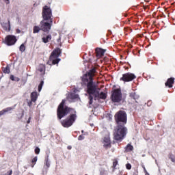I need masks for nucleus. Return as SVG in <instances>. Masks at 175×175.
I'll use <instances>...</instances> for the list:
<instances>
[{"label":"nucleus","instance_id":"nucleus-1","mask_svg":"<svg viewBox=\"0 0 175 175\" xmlns=\"http://www.w3.org/2000/svg\"><path fill=\"white\" fill-rule=\"evenodd\" d=\"M95 73V70H93L92 72H88L82 77V82L87 85L88 93L90 94V105H92V96L95 98H99L100 99H106V94L103 92H99L100 89L96 86L92 81V76Z\"/></svg>","mask_w":175,"mask_h":175},{"label":"nucleus","instance_id":"nucleus-2","mask_svg":"<svg viewBox=\"0 0 175 175\" xmlns=\"http://www.w3.org/2000/svg\"><path fill=\"white\" fill-rule=\"evenodd\" d=\"M64 105H65V100H63L58 107L57 117L59 118V120H61V118L65 117V116L68 114V113L72 111L74 113H70L68 118L62 121V126L64 128H69V126H72L75 121H76L77 115H76V111H75L73 109H70V108H68V107H64Z\"/></svg>","mask_w":175,"mask_h":175},{"label":"nucleus","instance_id":"nucleus-3","mask_svg":"<svg viewBox=\"0 0 175 175\" xmlns=\"http://www.w3.org/2000/svg\"><path fill=\"white\" fill-rule=\"evenodd\" d=\"M126 135V128L124 126H118L114 131L113 137L115 140H122Z\"/></svg>","mask_w":175,"mask_h":175},{"label":"nucleus","instance_id":"nucleus-4","mask_svg":"<svg viewBox=\"0 0 175 175\" xmlns=\"http://www.w3.org/2000/svg\"><path fill=\"white\" fill-rule=\"evenodd\" d=\"M59 54H61V49H55L52 52L50 56L49 62H52L53 65H55L56 64H58V62L61 61V59L58 58L59 57Z\"/></svg>","mask_w":175,"mask_h":175},{"label":"nucleus","instance_id":"nucleus-5","mask_svg":"<svg viewBox=\"0 0 175 175\" xmlns=\"http://www.w3.org/2000/svg\"><path fill=\"white\" fill-rule=\"evenodd\" d=\"M115 118L118 124L120 122L125 124L126 122V113L124 111H120L115 115Z\"/></svg>","mask_w":175,"mask_h":175},{"label":"nucleus","instance_id":"nucleus-6","mask_svg":"<svg viewBox=\"0 0 175 175\" xmlns=\"http://www.w3.org/2000/svg\"><path fill=\"white\" fill-rule=\"evenodd\" d=\"M51 24H53V21H51L50 23L47 22V20H43L41 21L40 27L41 31L44 32H49L51 29Z\"/></svg>","mask_w":175,"mask_h":175},{"label":"nucleus","instance_id":"nucleus-7","mask_svg":"<svg viewBox=\"0 0 175 175\" xmlns=\"http://www.w3.org/2000/svg\"><path fill=\"white\" fill-rule=\"evenodd\" d=\"M111 100L113 102H120L122 99V94H121V90L120 89L115 90L112 92Z\"/></svg>","mask_w":175,"mask_h":175},{"label":"nucleus","instance_id":"nucleus-8","mask_svg":"<svg viewBox=\"0 0 175 175\" xmlns=\"http://www.w3.org/2000/svg\"><path fill=\"white\" fill-rule=\"evenodd\" d=\"M42 17H43V19L44 20H51V17H53V14L51 13V9H50L49 8V6L47 5H45L44 8H43V10H42Z\"/></svg>","mask_w":175,"mask_h":175},{"label":"nucleus","instance_id":"nucleus-9","mask_svg":"<svg viewBox=\"0 0 175 175\" xmlns=\"http://www.w3.org/2000/svg\"><path fill=\"white\" fill-rule=\"evenodd\" d=\"M16 42L17 38H16V36L12 35L7 36L3 41L7 46H13Z\"/></svg>","mask_w":175,"mask_h":175},{"label":"nucleus","instance_id":"nucleus-10","mask_svg":"<svg viewBox=\"0 0 175 175\" xmlns=\"http://www.w3.org/2000/svg\"><path fill=\"white\" fill-rule=\"evenodd\" d=\"M136 79V75L132 73H126L122 75V77L120 78V80L122 81H132Z\"/></svg>","mask_w":175,"mask_h":175},{"label":"nucleus","instance_id":"nucleus-11","mask_svg":"<svg viewBox=\"0 0 175 175\" xmlns=\"http://www.w3.org/2000/svg\"><path fill=\"white\" fill-rule=\"evenodd\" d=\"M103 147H105V148H110V147H111V144L110 142V137H105L103 142Z\"/></svg>","mask_w":175,"mask_h":175},{"label":"nucleus","instance_id":"nucleus-12","mask_svg":"<svg viewBox=\"0 0 175 175\" xmlns=\"http://www.w3.org/2000/svg\"><path fill=\"white\" fill-rule=\"evenodd\" d=\"M105 52H106L105 50H103L100 48L96 49V56L98 57V58H100V57H103V55H105Z\"/></svg>","mask_w":175,"mask_h":175},{"label":"nucleus","instance_id":"nucleus-13","mask_svg":"<svg viewBox=\"0 0 175 175\" xmlns=\"http://www.w3.org/2000/svg\"><path fill=\"white\" fill-rule=\"evenodd\" d=\"M174 83V78H170L167 79V82L165 83L166 87H168L170 88H172L173 87V84Z\"/></svg>","mask_w":175,"mask_h":175},{"label":"nucleus","instance_id":"nucleus-14","mask_svg":"<svg viewBox=\"0 0 175 175\" xmlns=\"http://www.w3.org/2000/svg\"><path fill=\"white\" fill-rule=\"evenodd\" d=\"M38 100V92H34L31 94V102H35Z\"/></svg>","mask_w":175,"mask_h":175},{"label":"nucleus","instance_id":"nucleus-15","mask_svg":"<svg viewBox=\"0 0 175 175\" xmlns=\"http://www.w3.org/2000/svg\"><path fill=\"white\" fill-rule=\"evenodd\" d=\"M1 25L5 31H10V23H2Z\"/></svg>","mask_w":175,"mask_h":175},{"label":"nucleus","instance_id":"nucleus-16","mask_svg":"<svg viewBox=\"0 0 175 175\" xmlns=\"http://www.w3.org/2000/svg\"><path fill=\"white\" fill-rule=\"evenodd\" d=\"M51 40V35H48L42 38V42L44 43H49Z\"/></svg>","mask_w":175,"mask_h":175},{"label":"nucleus","instance_id":"nucleus-17","mask_svg":"<svg viewBox=\"0 0 175 175\" xmlns=\"http://www.w3.org/2000/svg\"><path fill=\"white\" fill-rule=\"evenodd\" d=\"M12 109H13L12 107H8L3 109L2 111H0V117L1 116H3V114H6V113H8V111H10Z\"/></svg>","mask_w":175,"mask_h":175},{"label":"nucleus","instance_id":"nucleus-18","mask_svg":"<svg viewBox=\"0 0 175 175\" xmlns=\"http://www.w3.org/2000/svg\"><path fill=\"white\" fill-rule=\"evenodd\" d=\"M40 27L39 26H34L33 29V33H39V31H40Z\"/></svg>","mask_w":175,"mask_h":175},{"label":"nucleus","instance_id":"nucleus-19","mask_svg":"<svg viewBox=\"0 0 175 175\" xmlns=\"http://www.w3.org/2000/svg\"><path fill=\"white\" fill-rule=\"evenodd\" d=\"M10 79L12 81H20V78H18L17 77H14V75H11L10 76Z\"/></svg>","mask_w":175,"mask_h":175},{"label":"nucleus","instance_id":"nucleus-20","mask_svg":"<svg viewBox=\"0 0 175 175\" xmlns=\"http://www.w3.org/2000/svg\"><path fill=\"white\" fill-rule=\"evenodd\" d=\"M132 150H133V146L131 144H128L126 147V151L129 152L130 151H132Z\"/></svg>","mask_w":175,"mask_h":175},{"label":"nucleus","instance_id":"nucleus-21","mask_svg":"<svg viewBox=\"0 0 175 175\" xmlns=\"http://www.w3.org/2000/svg\"><path fill=\"white\" fill-rule=\"evenodd\" d=\"M3 73H10V68H9V66L3 68Z\"/></svg>","mask_w":175,"mask_h":175},{"label":"nucleus","instance_id":"nucleus-22","mask_svg":"<svg viewBox=\"0 0 175 175\" xmlns=\"http://www.w3.org/2000/svg\"><path fill=\"white\" fill-rule=\"evenodd\" d=\"M70 97L72 99H79V95L75 94V93L71 94Z\"/></svg>","mask_w":175,"mask_h":175},{"label":"nucleus","instance_id":"nucleus-23","mask_svg":"<svg viewBox=\"0 0 175 175\" xmlns=\"http://www.w3.org/2000/svg\"><path fill=\"white\" fill-rule=\"evenodd\" d=\"M20 51H21L22 53H24V51H25V45H24V44H22L20 46L19 49Z\"/></svg>","mask_w":175,"mask_h":175},{"label":"nucleus","instance_id":"nucleus-24","mask_svg":"<svg viewBox=\"0 0 175 175\" xmlns=\"http://www.w3.org/2000/svg\"><path fill=\"white\" fill-rule=\"evenodd\" d=\"M43 84H44V82L43 81H42L40 84L38 85L39 92H40V91H42V88L43 87Z\"/></svg>","mask_w":175,"mask_h":175},{"label":"nucleus","instance_id":"nucleus-25","mask_svg":"<svg viewBox=\"0 0 175 175\" xmlns=\"http://www.w3.org/2000/svg\"><path fill=\"white\" fill-rule=\"evenodd\" d=\"M170 159H171L172 162L175 163V156L173 154L170 155Z\"/></svg>","mask_w":175,"mask_h":175},{"label":"nucleus","instance_id":"nucleus-26","mask_svg":"<svg viewBox=\"0 0 175 175\" xmlns=\"http://www.w3.org/2000/svg\"><path fill=\"white\" fill-rule=\"evenodd\" d=\"M40 152V148H39L38 147H36L35 149V153L37 154H39Z\"/></svg>","mask_w":175,"mask_h":175},{"label":"nucleus","instance_id":"nucleus-27","mask_svg":"<svg viewBox=\"0 0 175 175\" xmlns=\"http://www.w3.org/2000/svg\"><path fill=\"white\" fill-rule=\"evenodd\" d=\"M126 167L128 169V170H131V169H132V165L130 163H127L126 165Z\"/></svg>","mask_w":175,"mask_h":175},{"label":"nucleus","instance_id":"nucleus-28","mask_svg":"<svg viewBox=\"0 0 175 175\" xmlns=\"http://www.w3.org/2000/svg\"><path fill=\"white\" fill-rule=\"evenodd\" d=\"M40 66V72H43L44 70V65L42 64Z\"/></svg>","mask_w":175,"mask_h":175},{"label":"nucleus","instance_id":"nucleus-29","mask_svg":"<svg viewBox=\"0 0 175 175\" xmlns=\"http://www.w3.org/2000/svg\"><path fill=\"white\" fill-rule=\"evenodd\" d=\"M37 161H38V157H34L31 161L32 163H36Z\"/></svg>","mask_w":175,"mask_h":175},{"label":"nucleus","instance_id":"nucleus-30","mask_svg":"<svg viewBox=\"0 0 175 175\" xmlns=\"http://www.w3.org/2000/svg\"><path fill=\"white\" fill-rule=\"evenodd\" d=\"M84 139V135H79L78 137V140H83Z\"/></svg>","mask_w":175,"mask_h":175},{"label":"nucleus","instance_id":"nucleus-31","mask_svg":"<svg viewBox=\"0 0 175 175\" xmlns=\"http://www.w3.org/2000/svg\"><path fill=\"white\" fill-rule=\"evenodd\" d=\"M118 163L117 162V161H113V167H116L117 166Z\"/></svg>","mask_w":175,"mask_h":175},{"label":"nucleus","instance_id":"nucleus-32","mask_svg":"<svg viewBox=\"0 0 175 175\" xmlns=\"http://www.w3.org/2000/svg\"><path fill=\"white\" fill-rule=\"evenodd\" d=\"M46 166L50 167V163L48 161H46Z\"/></svg>","mask_w":175,"mask_h":175},{"label":"nucleus","instance_id":"nucleus-33","mask_svg":"<svg viewBox=\"0 0 175 175\" xmlns=\"http://www.w3.org/2000/svg\"><path fill=\"white\" fill-rule=\"evenodd\" d=\"M144 170L146 174H147V173H148V172H147V170H146V167H144Z\"/></svg>","mask_w":175,"mask_h":175},{"label":"nucleus","instance_id":"nucleus-34","mask_svg":"<svg viewBox=\"0 0 175 175\" xmlns=\"http://www.w3.org/2000/svg\"><path fill=\"white\" fill-rule=\"evenodd\" d=\"M68 150H71V149H72V147L68 146Z\"/></svg>","mask_w":175,"mask_h":175},{"label":"nucleus","instance_id":"nucleus-35","mask_svg":"<svg viewBox=\"0 0 175 175\" xmlns=\"http://www.w3.org/2000/svg\"><path fill=\"white\" fill-rule=\"evenodd\" d=\"M28 106H31V103H28Z\"/></svg>","mask_w":175,"mask_h":175},{"label":"nucleus","instance_id":"nucleus-36","mask_svg":"<svg viewBox=\"0 0 175 175\" xmlns=\"http://www.w3.org/2000/svg\"><path fill=\"white\" fill-rule=\"evenodd\" d=\"M5 1H7V3H9V0H5Z\"/></svg>","mask_w":175,"mask_h":175},{"label":"nucleus","instance_id":"nucleus-37","mask_svg":"<svg viewBox=\"0 0 175 175\" xmlns=\"http://www.w3.org/2000/svg\"><path fill=\"white\" fill-rule=\"evenodd\" d=\"M146 175H150V174H148V173L146 172Z\"/></svg>","mask_w":175,"mask_h":175},{"label":"nucleus","instance_id":"nucleus-38","mask_svg":"<svg viewBox=\"0 0 175 175\" xmlns=\"http://www.w3.org/2000/svg\"><path fill=\"white\" fill-rule=\"evenodd\" d=\"M27 124H29V120L27 121Z\"/></svg>","mask_w":175,"mask_h":175},{"label":"nucleus","instance_id":"nucleus-39","mask_svg":"<svg viewBox=\"0 0 175 175\" xmlns=\"http://www.w3.org/2000/svg\"><path fill=\"white\" fill-rule=\"evenodd\" d=\"M84 133V131H82V133Z\"/></svg>","mask_w":175,"mask_h":175},{"label":"nucleus","instance_id":"nucleus-40","mask_svg":"<svg viewBox=\"0 0 175 175\" xmlns=\"http://www.w3.org/2000/svg\"><path fill=\"white\" fill-rule=\"evenodd\" d=\"M31 167H33V165H31Z\"/></svg>","mask_w":175,"mask_h":175},{"label":"nucleus","instance_id":"nucleus-41","mask_svg":"<svg viewBox=\"0 0 175 175\" xmlns=\"http://www.w3.org/2000/svg\"><path fill=\"white\" fill-rule=\"evenodd\" d=\"M10 174H12V171H11V172H10Z\"/></svg>","mask_w":175,"mask_h":175}]
</instances>
